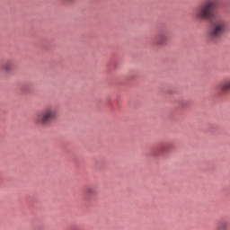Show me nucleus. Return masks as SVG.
Here are the masks:
<instances>
[{
  "label": "nucleus",
  "instance_id": "f257e3e1",
  "mask_svg": "<svg viewBox=\"0 0 230 230\" xmlns=\"http://www.w3.org/2000/svg\"><path fill=\"white\" fill-rule=\"evenodd\" d=\"M229 30V22L224 18H216L210 23L208 36L215 40L226 35Z\"/></svg>",
  "mask_w": 230,
  "mask_h": 230
},
{
  "label": "nucleus",
  "instance_id": "0eeeda50",
  "mask_svg": "<svg viewBox=\"0 0 230 230\" xmlns=\"http://www.w3.org/2000/svg\"><path fill=\"white\" fill-rule=\"evenodd\" d=\"M229 229V222L227 221H220L216 226V230H228Z\"/></svg>",
  "mask_w": 230,
  "mask_h": 230
},
{
  "label": "nucleus",
  "instance_id": "f03ea898",
  "mask_svg": "<svg viewBox=\"0 0 230 230\" xmlns=\"http://www.w3.org/2000/svg\"><path fill=\"white\" fill-rule=\"evenodd\" d=\"M58 116V108L55 105L47 106L43 111L39 112L34 118L36 125L46 127L49 125Z\"/></svg>",
  "mask_w": 230,
  "mask_h": 230
},
{
  "label": "nucleus",
  "instance_id": "7ed1b4c3",
  "mask_svg": "<svg viewBox=\"0 0 230 230\" xmlns=\"http://www.w3.org/2000/svg\"><path fill=\"white\" fill-rule=\"evenodd\" d=\"M217 0H205L203 4L197 7L195 17L198 21H208L215 17V8Z\"/></svg>",
  "mask_w": 230,
  "mask_h": 230
},
{
  "label": "nucleus",
  "instance_id": "6e6552de",
  "mask_svg": "<svg viewBox=\"0 0 230 230\" xmlns=\"http://www.w3.org/2000/svg\"><path fill=\"white\" fill-rule=\"evenodd\" d=\"M84 193L88 195V197H93L96 195V189H94L93 187H87L84 190Z\"/></svg>",
  "mask_w": 230,
  "mask_h": 230
},
{
  "label": "nucleus",
  "instance_id": "9d476101",
  "mask_svg": "<svg viewBox=\"0 0 230 230\" xmlns=\"http://www.w3.org/2000/svg\"><path fill=\"white\" fill-rule=\"evenodd\" d=\"M65 1H68V2H71V1H73V0H65Z\"/></svg>",
  "mask_w": 230,
  "mask_h": 230
},
{
  "label": "nucleus",
  "instance_id": "1a4fd4ad",
  "mask_svg": "<svg viewBox=\"0 0 230 230\" xmlns=\"http://www.w3.org/2000/svg\"><path fill=\"white\" fill-rule=\"evenodd\" d=\"M169 148H170V144H165L161 146L162 152H168Z\"/></svg>",
  "mask_w": 230,
  "mask_h": 230
},
{
  "label": "nucleus",
  "instance_id": "20e7f679",
  "mask_svg": "<svg viewBox=\"0 0 230 230\" xmlns=\"http://www.w3.org/2000/svg\"><path fill=\"white\" fill-rule=\"evenodd\" d=\"M168 40H170V33L168 31H162L155 39V44L156 46H166Z\"/></svg>",
  "mask_w": 230,
  "mask_h": 230
},
{
  "label": "nucleus",
  "instance_id": "9b49d317",
  "mask_svg": "<svg viewBox=\"0 0 230 230\" xmlns=\"http://www.w3.org/2000/svg\"><path fill=\"white\" fill-rule=\"evenodd\" d=\"M73 230V229H72Z\"/></svg>",
  "mask_w": 230,
  "mask_h": 230
},
{
  "label": "nucleus",
  "instance_id": "423d86ee",
  "mask_svg": "<svg viewBox=\"0 0 230 230\" xmlns=\"http://www.w3.org/2000/svg\"><path fill=\"white\" fill-rule=\"evenodd\" d=\"M219 89L222 93H229L230 91V77L223 80L219 85Z\"/></svg>",
  "mask_w": 230,
  "mask_h": 230
},
{
  "label": "nucleus",
  "instance_id": "39448f33",
  "mask_svg": "<svg viewBox=\"0 0 230 230\" xmlns=\"http://www.w3.org/2000/svg\"><path fill=\"white\" fill-rule=\"evenodd\" d=\"M13 69V61L8 60L0 65V72L4 71V73H12V70Z\"/></svg>",
  "mask_w": 230,
  "mask_h": 230
}]
</instances>
